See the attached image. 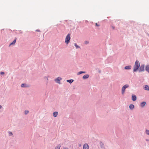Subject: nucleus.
<instances>
[{
  "label": "nucleus",
  "mask_w": 149,
  "mask_h": 149,
  "mask_svg": "<svg viewBox=\"0 0 149 149\" xmlns=\"http://www.w3.org/2000/svg\"><path fill=\"white\" fill-rule=\"evenodd\" d=\"M140 67V63L139 61H136L134 67L133 71L136 72Z\"/></svg>",
  "instance_id": "1"
},
{
  "label": "nucleus",
  "mask_w": 149,
  "mask_h": 149,
  "mask_svg": "<svg viewBox=\"0 0 149 149\" xmlns=\"http://www.w3.org/2000/svg\"><path fill=\"white\" fill-rule=\"evenodd\" d=\"M0 73L2 75L4 74V73L3 72H1Z\"/></svg>",
  "instance_id": "25"
},
{
  "label": "nucleus",
  "mask_w": 149,
  "mask_h": 149,
  "mask_svg": "<svg viewBox=\"0 0 149 149\" xmlns=\"http://www.w3.org/2000/svg\"><path fill=\"white\" fill-rule=\"evenodd\" d=\"M131 67V66H127L125 67V68L126 69L129 70L130 69Z\"/></svg>",
  "instance_id": "11"
},
{
  "label": "nucleus",
  "mask_w": 149,
  "mask_h": 149,
  "mask_svg": "<svg viewBox=\"0 0 149 149\" xmlns=\"http://www.w3.org/2000/svg\"><path fill=\"white\" fill-rule=\"evenodd\" d=\"M146 70L149 73V65H147L146 66Z\"/></svg>",
  "instance_id": "12"
},
{
  "label": "nucleus",
  "mask_w": 149,
  "mask_h": 149,
  "mask_svg": "<svg viewBox=\"0 0 149 149\" xmlns=\"http://www.w3.org/2000/svg\"><path fill=\"white\" fill-rule=\"evenodd\" d=\"M70 34H68L66 36L65 38V42L66 44H68L70 41Z\"/></svg>",
  "instance_id": "2"
},
{
  "label": "nucleus",
  "mask_w": 149,
  "mask_h": 149,
  "mask_svg": "<svg viewBox=\"0 0 149 149\" xmlns=\"http://www.w3.org/2000/svg\"><path fill=\"white\" fill-rule=\"evenodd\" d=\"M85 43L86 44H88V42L87 41H85Z\"/></svg>",
  "instance_id": "24"
},
{
  "label": "nucleus",
  "mask_w": 149,
  "mask_h": 149,
  "mask_svg": "<svg viewBox=\"0 0 149 149\" xmlns=\"http://www.w3.org/2000/svg\"><path fill=\"white\" fill-rule=\"evenodd\" d=\"M89 76L88 74H86L84 75L83 77V79H86L88 78L89 77Z\"/></svg>",
  "instance_id": "7"
},
{
  "label": "nucleus",
  "mask_w": 149,
  "mask_h": 149,
  "mask_svg": "<svg viewBox=\"0 0 149 149\" xmlns=\"http://www.w3.org/2000/svg\"><path fill=\"white\" fill-rule=\"evenodd\" d=\"M144 65H141L139 68V72L143 71L144 70Z\"/></svg>",
  "instance_id": "4"
},
{
  "label": "nucleus",
  "mask_w": 149,
  "mask_h": 149,
  "mask_svg": "<svg viewBox=\"0 0 149 149\" xmlns=\"http://www.w3.org/2000/svg\"><path fill=\"white\" fill-rule=\"evenodd\" d=\"M21 87H25V86H24V84H22L21 85Z\"/></svg>",
  "instance_id": "22"
},
{
  "label": "nucleus",
  "mask_w": 149,
  "mask_h": 149,
  "mask_svg": "<svg viewBox=\"0 0 149 149\" xmlns=\"http://www.w3.org/2000/svg\"><path fill=\"white\" fill-rule=\"evenodd\" d=\"M83 149H89V146L87 144H85L84 145Z\"/></svg>",
  "instance_id": "5"
},
{
  "label": "nucleus",
  "mask_w": 149,
  "mask_h": 149,
  "mask_svg": "<svg viewBox=\"0 0 149 149\" xmlns=\"http://www.w3.org/2000/svg\"><path fill=\"white\" fill-rule=\"evenodd\" d=\"M73 81V80L72 79L68 80L67 81V82H69L70 83H71Z\"/></svg>",
  "instance_id": "16"
},
{
  "label": "nucleus",
  "mask_w": 149,
  "mask_h": 149,
  "mask_svg": "<svg viewBox=\"0 0 149 149\" xmlns=\"http://www.w3.org/2000/svg\"><path fill=\"white\" fill-rule=\"evenodd\" d=\"M144 89L146 90L149 91V86L147 85H146L144 86Z\"/></svg>",
  "instance_id": "9"
},
{
  "label": "nucleus",
  "mask_w": 149,
  "mask_h": 149,
  "mask_svg": "<svg viewBox=\"0 0 149 149\" xmlns=\"http://www.w3.org/2000/svg\"><path fill=\"white\" fill-rule=\"evenodd\" d=\"M61 147V145H59L58 146H56L55 148V149H59Z\"/></svg>",
  "instance_id": "17"
},
{
  "label": "nucleus",
  "mask_w": 149,
  "mask_h": 149,
  "mask_svg": "<svg viewBox=\"0 0 149 149\" xmlns=\"http://www.w3.org/2000/svg\"><path fill=\"white\" fill-rule=\"evenodd\" d=\"M132 99L133 101H135L136 99V97L135 95H132Z\"/></svg>",
  "instance_id": "8"
},
{
  "label": "nucleus",
  "mask_w": 149,
  "mask_h": 149,
  "mask_svg": "<svg viewBox=\"0 0 149 149\" xmlns=\"http://www.w3.org/2000/svg\"><path fill=\"white\" fill-rule=\"evenodd\" d=\"M96 25L97 26H99V25L97 24V23H96Z\"/></svg>",
  "instance_id": "26"
},
{
  "label": "nucleus",
  "mask_w": 149,
  "mask_h": 149,
  "mask_svg": "<svg viewBox=\"0 0 149 149\" xmlns=\"http://www.w3.org/2000/svg\"><path fill=\"white\" fill-rule=\"evenodd\" d=\"M113 29H114V27H113Z\"/></svg>",
  "instance_id": "30"
},
{
  "label": "nucleus",
  "mask_w": 149,
  "mask_h": 149,
  "mask_svg": "<svg viewBox=\"0 0 149 149\" xmlns=\"http://www.w3.org/2000/svg\"><path fill=\"white\" fill-rule=\"evenodd\" d=\"M16 38L10 44V46L11 45H12L15 44L16 42Z\"/></svg>",
  "instance_id": "13"
},
{
  "label": "nucleus",
  "mask_w": 149,
  "mask_h": 149,
  "mask_svg": "<svg viewBox=\"0 0 149 149\" xmlns=\"http://www.w3.org/2000/svg\"><path fill=\"white\" fill-rule=\"evenodd\" d=\"M134 106L133 104H130L129 106V108L131 109H133L134 108Z\"/></svg>",
  "instance_id": "15"
},
{
  "label": "nucleus",
  "mask_w": 149,
  "mask_h": 149,
  "mask_svg": "<svg viewBox=\"0 0 149 149\" xmlns=\"http://www.w3.org/2000/svg\"><path fill=\"white\" fill-rule=\"evenodd\" d=\"M9 135H13L12 134V133L11 132H9Z\"/></svg>",
  "instance_id": "23"
},
{
  "label": "nucleus",
  "mask_w": 149,
  "mask_h": 149,
  "mask_svg": "<svg viewBox=\"0 0 149 149\" xmlns=\"http://www.w3.org/2000/svg\"><path fill=\"white\" fill-rule=\"evenodd\" d=\"M36 31L38 32H40V31L39 30H36Z\"/></svg>",
  "instance_id": "27"
},
{
  "label": "nucleus",
  "mask_w": 149,
  "mask_h": 149,
  "mask_svg": "<svg viewBox=\"0 0 149 149\" xmlns=\"http://www.w3.org/2000/svg\"><path fill=\"white\" fill-rule=\"evenodd\" d=\"M61 79V78L58 77L55 80V81L56 83H59V81Z\"/></svg>",
  "instance_id": "6"
},
{
  "label": "nucleus",
  "mask_w": 149,
  "mask_h": 149,
  "mask_svg": "<svg viewBox=\"0 0 149 149\" xmlns=\"http://www.w3.org/2000/svg\"><path fill=\"white\" fill-rule=\"evenodd\" d=\"M146 102H142L141 104V107H143L146 105Z\"/></svg>",
  "instance_id": "10"
},
{
  "label": "nucleus",
  "mask_w": 149,
  "mask_h": 149,
  "mask_svg": "<svg viewBox=\"0 0 149 149\" xmlns=\"http://www.w3.org/2000/svg\"><path fill=\"white\" fill-rule=\"evenodd\" d=\"M2 106L1 105H0V109L2 108Z\"/></svg>",
  "instance_id": "28"
},
{
  "label": "nucleus",
  "mask_w": 149,
  "mask_h": 149,
  "mask_svg": "<svg viewBox=\"0 0 149 149\" xmlns=\"http://www.w3.org/2000/svg\"><path fill=\"white\" fill-rule=\"evenodd\" d=\"M102 143V142H100V143Z\"/></svg>",
  "instance_id": "31"
},
{
  "label": "nucleus",
  "mask_w": 149,
  "mask_h": 149,
  "mask_svg": "<svg viewBox=\"0 0 149 149\" xmlns=\"http://www.w3.org/2000/svg\"><path fill=\"white\" fill-rule=\"evenodd\" d=\"M29 113V111H25V113L26 114H27Z\"/></svg>",
  "instance_id": "21"
},
{
  "label": "nucleus",
  "mask_w": 149,
  "mask_h": 149,
  "mask_svg": "<svg viewBox=\"0 0 149 149\" xmlns=\"http://www.w3.org/2000/svg\"><path fill=\"white\" fill-rule=\"evenodd\" d=\"M74 45L75 46V47L77 49L79 48H80L79 47V46H78V45H77L76 43L74 44Z\"/></svg>",
  "instance_id": "19"
},
{
  "label": "nucleus",
  "mask_w": 149,
  "mask_h": 149,
  "mask_svg": "<svg viewBox=\"0 0 149 149\" xmlns=\"http://www.w3.org/2000/svg\"><path fill=\"white\" fill-rule=\"evenodd\" d=\"M58 115V112H54L53 113V116L54 117H56Z\"/></svg>",
  "instance_id": "14"
},
{
  "label": "nucleus",
  "mask_w": 149,
  "mask_h": 149,
  "mask_svg": "<svg viewBox=\"0 0 149 149\" xmlns=\"http://www.w3.org/2000/svg\"><path fill=\"white\" fill-rule=\"evenodd\" d=\"M146 133L148 135H149V130H146Z\"/></svg>",
  "instance_id": "20"
},
{
  "label": "nucleus",
  "mask_w": 149,
  "mask_h": 149,
  "mask_svg": "<svg viewBox=\"0 0 149 149\" xmlns=\"http://www.w3.org/2000/svg\"><path fill=\"white\" fill-rule=\"evenodd\" d=\"M85 72H84V71H80V72H79L78 73V74H80L82 73H85Z\"/></svg>",
  "instance_id": "18"
},
{
  "label": "nucleus",
  "mask_w": 149,
  "mask_h": 149,
  "mask_svg": "<svg viewBox=\"0 0 149 149\" xmlns=\"http://www.w3.org/2000/svg\"><path fill=\"white\" fill-rule=\"evenodd\" d=\"M129 86L128 85L126 84L124 86L122 89V94H123L125 92V89L127 88H128Z\"/></svg>",
  "instance_id": "3"
},
{
  "label": "nucleus",
  "mask_w": 149,
  "mask_h": 149,
  "mask_svg": "<svg viewBox=\"0 0 149 149\" xmlns=\"http://www.w3.org/2000/svg\"><path fill=\"white\" fill-rule=\"evenodd\" d=\"M63 149H68V148H63Z\"/></svg>",
  "instance_id": "29"
}]
</instances>
